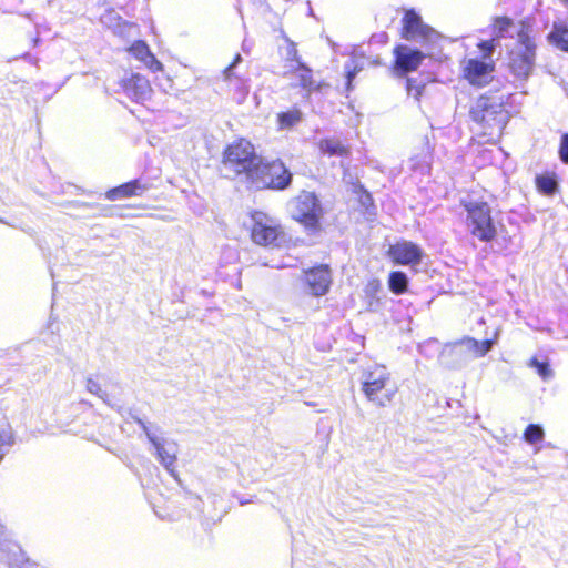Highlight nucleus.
<instances>
[{"label":"nucleus","instance_id":"nucleus-23","mask_svg":"<svg viewBox=\"0 0 568 568\" xmlns=\"http://www.w3.org/2000/svg\"><path fill=\"white\" fill-rule=\"evenodd\" d=\"M302 120V112L300 110H290L278 114V123L282 129H290Z\"/></svg>","mask_w":568,"mask_h":568},{"label":"nucleus","instance_id":"nucleus-21","mask_svg":"<svg viewBox=\"0 0 568 568\" xmlns=\"http://www.w3.org/2000/svg\"><path fill=\"white\" fill-rule=\"evenodd\" d=\"M352 192L355 195V200L358 202L359 206L368 214L374 215V212L372 209L373 206V199L371 194L363 189L359 184H353L352 185Z\"/></svg>","mask_w":568,"mask_h":568},{"label":"nucleus","instance_id":"nucleus-24","mask_svg":"<svg viewBox=\"0 0 568 568\" xmlns=\"http://www.w3.org/2000/svg\"><path fill=\"white\" fill-rule=\"evenodd\" d=\"M320 149L323 153H327L329 155H341L345 152V146L338 140L334 139L322 140Z\"/></svg>","mask_w":568,"mask_h":568},{"label":"nucleus","instance_id":"nucleus-28","mask_svg":"<svg viewBox=\"0 0 568 568\" xmlns=\"http://www.w3.org/2000/svg\"><path fill=\"white\" fill-rule=\"evenodd\" d=\"M298 69L301 71V74H300L301 85L304 89L313 90L314 89V81H313L312 75H311V70L307 67H305L303 63H301V62H300Z\"/></svg>","mask_w":568,"mask_h":568},{"label":"nucleus","instance_id":"nucleus-19","mask_svg":"<svg viewBox=\"0 0 568 568\" xmlns=\"http://www.w3.org/2000/svg\"><path fill=\"white\" fill-rule=\"evenodd\" d=\"M535 186H536V190L545 196L555 195L559 189L556 173L546 172V173L537 174L535 176Z\"/></svg>","mask_w":568,"mask_h":568},{"label":"nucleus","instance_id":"nucleus-26","mask_svg":"<svg viewBox=\"0 0 568 568\" xmlns=\"http://www.w3.org/2000/svg\"><path fill=\"white\" fill-rule=\"evenodd\" d=\"M544 436V429L537 424H529L523 434L524 439L529 444H536L542 440Z\"/></svg>","mask_w":568,"mask_h":568},{"label":"nucleus","instance_id":"nucleus-2","mask_svg":"<svg viewBox=\"0 0 568 568\" xmlns=\"http://www.w3.org/2000/svg\"><path fill=\"white\" fill-rule=\"evenodd\" d=\"M537 45L531 36L530 26L526 21H520V28L517 32V42L508 51V70L519 80H527L535 68Z\"/></svg>","mask_w":568,"mask_h":568},{"label":"nucleus","instance_id":"nucleus-30","mask_svg":"<svg viewBox=\"0 0 568 568\" xmlns=\"http://www.w3.org/2000/svg\"><path fill=\"white\" fill-rule=\"evenodd\" d=\"M12 444V434L9 429L1 428L0 429V462L2 460L6 452L2 450L4 446H11Z\"/></svg>","mask_w":568,"mask_h":568},{"label":"nucleus","instance_id":"nucleus-9","mask_svg":"<svg viewBox=\"0 0 568 568\" xmlns=\"http://www.w3.org/2000/svg\"><path fill=\"white\" fill-rule=\"evenodd\" d=\"M251 236L254 243L263 246H280L285 240V234L280 226L261 212L252 215Z\"/></svg>","mask_w":568,"mask_h":568},{"label":"nucleus","instance_id":"nucleus-16","mask_svg":"<svg viewBox=\"0 0 568 568\" xmlns=\"http://www.w3.org/2000/svg\"><path fill=\"white\" fill-rule=\"evenodd\" d=\"M130 52L150 70L160 71L162 69V63L154 57L144 41H135L130 47Z\"/></svg>","mask_w":568,"mask_h":568},{"label":"nucleus","instance_id":"nucleus-17","mask_svg":"<svg viewBox=\"0 0 568 568\" xmlns=\"http://www.w3.org/2000/svg\"><path fill=\"white\" fill-rule=\"evenodd\" d=\"M124 87L126 92L138 101L148 99L151 93L149 80L140 74H132Z\"/></svg>","mask_w":568,"mask_h":568},{"label":"nucleus","instance_id":"nucleus-7","mask_svg":"<svg viewBox=\"0 0 568 568\" xmlns=\"http://www.w3.org/2000/svg\"><path fill=\"white\" fill-rule=\"evenodd\" d=\"M291 214L305 227L315 230L323 216V207L315 193L304 191L291 202Z\"/></svg>","mask_w":568,"mask_h":568},{"label":"nucleus","instance_id":"nucleus-15","mask_svg":"<svg viewBox=\"0 0 568 568\" xmlns=\"http://www.w3.org/2000/svg\"><path fill=\"white\" fill-rule=\"evenodd\" d=\"M384 388L385 379L376 372L369 373L363 383V390L367 398L378 406H385L386 403L390 402V392Z\"/></svg>","mask_w":568,"mask_h":568},{"label":"nucleus","instance_id":"nucleus-14","mask_svg":"<svg viewBox=\"0 0 568 568\" xmlns=\"http://www.w3.org/2000/svg\"><path fill=\"white\" fill-rule=\"evenodd\" d=\"M393 263L399 265L415 266L423 258L422 247L409 241H399L393 244Z\"/></svg>","mask_w":568,"mask_h":568},{"label":"nucleus","instance_id":"nucleus-11","mask_svg":"<svg viewBox=\"0 0 568 568\" xmlns=\"http://www.w3.org/2000/svg\"><path fill=\"white\" fill-rule=\"evenodd\" d=\"M495 70L494 61L468 59L463 68V77L471 85L484 87L489 83L490 74Z\"/></svg>","mask_w":568,"mask_h":568},{"label":"nucleus","instance_id":"nucleus-12","mask_svg":"<svg viewBox=\"0 0 568 568\" xmlns=\"http://www.w3.org/2000/svg\"><path fill=\"white\" fill-rule=\"evenodd\" d=\"M433 29L423 23L419 14L414 10H406L402 19L400 37L405 40L426 39Z\"/></svg>","mask_w":568,"mask_h":568},{"label":"nucleus","instance_id":"nucleus-38","mask_svg":"<svg viewBox=\"0 0 568 568\" xmlns=\"http://www.w3.org/2000/svg\"><path fill=\"white\" fill-rule=\"evenodd\" d=\"M0 223H4V221L2 219H0Z\"/></svg>","mask_w":568,"mask_h":568},{"label":"nucleus","instance_id":"nucleus-27","mask_svg":"<svg viewBox=\"0 0 568 568\" xmlns=\"http://www.w3.org/2000/svg\"><path fill=\"white\" fill-rule=\"evenodd\" d=\"M362 64L358 63L357 60L352 59L345 64L346 72V90L349 91L352 89V82L356 77L357 72L362 70Z\"/></svg>","mask_w":568,"mask_h":568},{"label":"nucleus","instance_id":"nucleus-32","mask_svg":"<svg viewBox=\"0 0 568 568\" xmlns=\"http://www.w3.org/2000/svg\"><path fill=\"white\" fill-rule=\"evenodd\" d=\"M559 158L565 164H568V133H565L561 136L559 145Z\"/></svg>","mask_w":568,"mask_h":568},{"label":"nucleus","instance_id":"nucleus-29","mask_svg":"<svg viewBox=\"0 0 568 568\" xmlns=\"http://www.w3.org/2000/svg\"><path fill=\"white\" fill-rule=\"evenodd\" d=\"M483 54V60L484 61H493L491 60V55H493V52H494V49H495V41L494 39H489V40H484V41H480L477 45Z\"/></svg>","mask_w":568,"mask_h":568},{"label":"nucleus","instance_id":"nucleus-37","mask_svg":"<svg viewBox=\"0 0 568 568\" xmlns=\"http://www.w3.org/2000/svg\"><path fill=\"white\" fill-rule=\"evenodd\" d=\"M387 283H388V285L390 286V273L388 274Z\"/></svg>","mask_w":568,"mask_h":568},{"label":"nucleus","instance_id":"nucleus-18","mask_svg":"<svg viewBox=\"0 0 568 568\" xmlns=\"http://www.w3.org/2000/svg\"><path fill=\"white\" fill-rule=\"evenodd\" d=\"M144 191H146V186L142 185L139 180H133L118 187L109 190L106 192V199L110 201H115L118 199L141 195Z\"/></svg>","mask_w":568,"mask_h":568},{"label":"nucleus","instance_id":"nucleus-5","mask_svg":"<svg viewBox=\"0 0 568 568\" xmlns=\"http://www.w3.org/2000/svg\"><path fill=\"white\" fill-rule=\"evenodd\" d=\"M498 341V332L491 338L477 341L470 336H464L457 341L447 343L440 353L444 362L458 364L487 355Z\"/></svg>","mask_w":568,"mask_h":568},{"label":"nucleus","instance_id":"nucleus-35","mask_svg":"<svg viewBox=\"0 0 568 568\" xmlns=\"http://www.w3.org/2000/svg\"><path fill=\"white\" fill-rule=\"evenodd\" d=\"M240 61H241V55H240V54H237V55L235 57L234 62L225 69V74H226V77H227V78L230 77V74H231V72H232V69H233V68L235 67V64H236L237 62H240Z\"/></svg>","mask_w":568,"mask_h":568},{"label":"nucleus","instance_id":"nucleus-31","mask_svg":"<svg viewBox=\"0 0 568 568\" xmlns=\"http://www.w3.org/2000/svg\"><path fill=\"white\" fill-rule=\"evenodd\" d=\"M530 365L537 369V373L544 378L550 375V367L547 362H539L537 358L530 361Z\"/></svg>","mask_w":568,"mask_h":568},{"label":"nucleus","instance_id":"nucleus-33","mask_svg":"<svg viewBox=\"0 0 568 568\" xmlns=\"http://www.w3.org/2000/svg\"><path fill=\"white\" fill-rule=\"evenodd\" d=\"M87 389L91 394H94V395L99 396L100 398L104 399L105 393L101 389L100 385L92 378H89L87 381Z\"/></svg>","mask_w":568,"mask_h":568},{"label":"nucleus","instance_id":"nucleus-34","mask_svg":"<svg viewBox=\"0 0 568 568\" xmlns=\"http://www.w3.org/2000/svg\"><path fill=\"white\" fill-rule=\"evenodd\" d=\"M406 89L410 93L413 90L415 91V95L419 98L423 93V87L416 85L415 80L407 78L406 80Z\"/></svg>","mask_w":568,"mask_h":568},{"label":"nucleus","instance_id":"nucleus-36","mask_svg":"<svg viewBox=\"0 0 568 568\" xmlns=\"http://www.w3.org/2000/svg\"><path fill=\"white\" fill-rule=\"evenodd\" d=\"M560 2L568 9V0H560Z\"/></svg>","mask_w":568,"mask_h":568},{"label":"nucleus","instance_id":"nucleus-8","mask_svg":"<svg viewBox=\"0 0 568 568\" xmlns=\"http://www.w3.org/2000/svg\"><path fill=\"white\" fill-rule=\"evenodd\" d=\"M134 420L141 426L149 442L154 447L158 460L172 476L175 477V462L178 454L176 444L158 435V427L153 430V428L141 418L135 417Z\"/></svg>","mask_w":568,"mask_h":568},{"label":"nucleus","instance_id":"nucleus-22","mask_svg":"<svg viewBox=\"0 0 568 568\" xmlns=\"http://www.w3.org/2000/svg\"><path fill=\"white\" fill-rule=\"evenodd\" d=\"M511 27H514V20L509 17L498 16L493 19L491 28L497 38H503Z\"/></svg>","mask_w":568,"mask_h":568},{"label":"nucleus","instance_id":"nucleus-25","mask_svg":"<svg viewBox=\"0 0 568 568\" xmlns=\"http://www.w3.org/2000/svg\"><path fill=\"white\" fill-rule=\"evenodd\" d=\"M408 280L405 273L396 271L392 274V291L393 294H403L407 292Z\"/></svg>","mask_w":568,"mask_h":568},{"label":"nucleus","instance_id":"nucleus-4","mask_svg":"<svg viewBox=\"0 0 568 568\" xmlns=\"http://www.w3.org/2000/svg\"><path fill=\"white\" fill-rule=\"evenodd\" d=\"M469 115L479 124L484 134L501 133L505 129L508 114L501 99L491 95H480L470 109Z\"/></svg>","mask_w":568,"mask_h":568},{"label":"nucleus","instance_id":"nucleus-1","mask_svg":"<svg viewBox=\"0 0 568 568\" xmlns=\"http://www.w3.org/2000/svg\"><path fill=\"white\" fill-rule=\"evenodd\" d=\"M261 160L253 144L241 139L224 150L221 170L225 178L239 179L251 185Z\"/></svg>","mask_w":568,"mask_h":568},{"label":"nucleus","instance_id":"nucleus-10","mask_svg":"<svg viewBox=\"0 0 568 568\" xmlns=\"http://www.w3.org/2000/svg\"><path fill=\"white\" fill-rule=\"evenodd\" d=\"M393 53L395 55L394 69L398 75L417 71L426 57L420 50L405 44L396 45Z\"/></svg>","mask_w":568,"mask_h":568},{"label":"nucleus","instance_id":"nucleus-6","mask_svg":"<svg viewBox=\"0 0 568 568\" xmlns=\"http://www.w3.org/2000/svg\"><path fill=\"white\" fill-rule=\"evenodd\" d=\"M254 174L251 186L258 190H284L292 182V173L281 161L264 162L262 159Z\"/></svg>","mask_w":568,"mask_h":568},{"label":"nucleus","instance_id":"nucleus-20","mask_svg":"<svg viewBox=\"0 0 568 568\" xmlns=\"http://www.w3.org/2000/svg\"><path fill=\"white\" fill-rule=\"evenodd\" d=\"M547 40L558 50L568 53V26L555 22Z\"/></svg>","mask_w":568,"mask_h":568},{"label":"nucleus","instance_id":"nucleus-13","mask_svg":"<svg viewBox=\"0 0 568 568\" xmlns=\"http://www.w3.org/2000/svg\"><path fill=\"white\" fill-rule=\"evenodd\" d=\"M307 291L314 296H323L328 292L332 283L331 271L326 265H321L304 272Z\"/></svg>","mask_w":568,"mask_h":568},{"label":"nucleus","instance_id":"nucleus-3","mask_svg":"<svg viewBox=\"0 0 568 568\" xmlns=\"http://www.w3.org/2000/svg\"><path fill=\"white\" fill-rule=\"evenodd\" d=\"M466 212V226L470 235L484 243L497 239L498 230L493 217V209L487 201L462 200Z\"/></svg>","mask_w":568,"mask_h":568}]
</instances>
